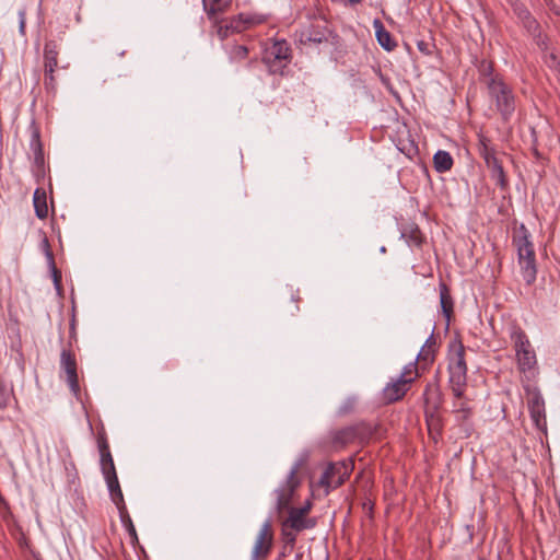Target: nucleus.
Listing matches in <instances>:
<instances>
[{"mask_svg":"<svg viewBox=\"0 0 560 560\" xmlns=\"http://www.w3.org/2000/svg\"><path fill=\"white\" fill-rule=\"evenodd\" d=\"M513 242L517 249L522 277L527 284H532L535 282L537 275L535 250L529 240V233L523 224L514 236Z\"/></svg>","mask_w":560,"mask_h":560,"instance_id":"f257e3e1","label":"nucleus"},{"mask_svg":"<svg viewBox=\"0 0 560 560\" xmlns=\"http://www.w3.org/2000/svg\"><path fill=\"white\" fill-rule=\"evenodd\" d=\"M510 338L514 345L518 368L529 378L535 374L537 364L535 350L525 331L517 325L511 326Z\"/></svg>","mask_w":560,"mask_h":560,"instance_id":"f03ea898","label":"nucleus"},{"mask_svg":"<svg viewBox=\"0 0 560 560\" xmlns=\"http://www.w3.org/2000/svg\"><path fill=\"white\" fill-rule=\"evenodd\" d=\"M303 465V460L296 462L292 468L290 469L285 479L279 483V486L275 489V509L280 516L285 509L292 505L295 498L298 497V491L301 487L302 480L299 476V471Z\"/></svg>","mask_w":560,"mask_h":560,"instance_id":"7ed1b4c3","label":"nucleus"},{"mask_svg":"<svg viewBox=\"0 0 560 560\" xmlns=\"http://www.w3.org/2000/svg\"><path fill=\"white\" fill-rule=\"evenodd\" d=\"M486 85L491 102L495 104L498 112L504 120H508L515 110V96L511 86L501 75L491 77Z\"/></svg>","mask_w":560,"mask_h":560,"instance_id":"20e7f679","label":"nucleus"},{"mask_svg":"<svg viewBox=\"0 0 560 560\" xmlns=\"http://www.w3.org/2000/svg\"><path fill=\"white\" fill-rule=\"evenodd\" d=\"M291 59V49L287 40H275L266 47L262 61L271 73H281Z\"/></svg>","mask_w":560,"mask_h":560,"instance_id":"39448f33","label":"nucleus"},{"mask_svg":"<svg viewBox=\"0 0 560 560\" xmlns=\"http://www.w3.org/2000/svg\"><path fill=\"white\" fill-rule=\"evenodd\" d=\"M60 52V46L56 40H47L44 46V84L48 91H56L57 81L55 78V71L58 67V56Z\"/></svg>","mask_w":560,"mask_h":560,"instance_id":"423d86ee","label":"nucleus"},{"mask_svg":"<svg viewBox=\"0 0 560 560\" xmlns=\"http://www.w3.org/2000/svg\"><path fill=\"white\" fill-rule=\"evenodd\" d=\"M312 503L306 501L302 506H289L284 512H288V516L281 521L287 527H291L295 532H302L304 529H311L316 525L315 520L308 517L311 512Z\"/></svg>","mask_w":560,"mask_h":560,"instance_id":"0eeeda50","label":"nucleus"},{"mask_svg":"<svg viewBox=\"0 0 560 560\" xmlns=\"http://www.w3.org/2000/svg\"><path fill=\"white\" fill-rule=\"evenodd\" d=\"M527 407L534 425L541 432H547L546 408L542 395L537 387L526 389Z\"/></svg>","mask_w":560,"mask_h":560,"instance_id":"6e6552de","label":"nucleus"},{"mask_svg":"<svg viewBox=\"0 0 560 560\" xmlns=\"http://www.w3.org/2000/svg\"><path fill=\"white\" fill-rule=\"evenodd\" d=\"M273 546V529L270 520H266L260 526L253 549L250 560H266Z\"/></svg>","mask_w":560,"mask_h":560,"instance_id":"1a4fd4ad","label":"nucleus"},{"mask_svg":"<svg viewBox=\"0 0 560 560\" xmlns=\"http://www.w3.org/2000/svg\"><path fill=\"white\" fill-rule=\"evenodd\" d=\"M450 385H466L465 349L460 342L453 346L448 364Z\"/></svg>","mask_w":560,"mask_h":560,"instance_id":"9d476101","label":"nucleus"},{"mask_svg":"<svg viewBox=\"0 0 560 560\" xmlns=\"http://www.w3.org/2000/svg\"><path fill=\"white\" fill-rule=\"evenodd\" d=\"M352 469L351 460L330 464L322 475L319 482L322 486L336 489L349 478Z\"/></svg>","mask_w":560,"mask_h":560,"instance_id":"9b49d317","label":"nucleus"},{"mask_svg":"<svg viewBox=\"0 0 560 560\" xmlns=\"http://www.w3.org/2000/svg\"><path fill=\"white\" fill-rule=\"evenodd\" d=\"M242 19L243 18L238 14L230 19H220L217 16L211 20L212 32H214L221 40H224L229 36L244 31Z\"/></svg>","mask_w":560,"mask_h":560,"instance_id":"f8f14e48","label":"nucleus"},{"mask_svg":"<svg viewBox=\"0 0 560 560\" xmlns=\"http://www.w3.org/2000/svg\"><path fill=\"white\" fill-rule=\"evenodd\" d=\"M60 369L65 374V381L68 385H79L77 361L74 354L70 350H62L60 354Z\"/></svg>","mask_w":560,"mask_h":560,"instance_id":"ddd939ff","label":"nucleus"},{"mask_svg":"<svg viewBox=\"0 0 560 560\" xmlns=\"http://www.w3.org/2000/svg\"><path fill=\"white\" fill-rule=\"evenodd\" d=\"M425 371L427 370L415 360L405 365L398 378L387 385H409L421 378Z\"/></svg>","mask_w":560,"mask_h":560,"instance_id":"4468645a","label":"nucleus"},{"mask_svg":"<svg viewBox=\"0 0 560 560\" xmlns=\"http://www.w3.org/2000/svg\"><path fill=\"white\" fill-rule=\"evenodd\" d=\"M108 490L110 492V498L113 502L116 504L119 513L122 515L126 512V505L124 501L122 491L119 486L118 477L116 472L104 476Z\"/></svg>","mask_w":560,"mask_h":560,"instance_id":"2eb2a0df","label":"nucleus"},{"mask_svg":"<svg viewBox=\"0 0 560 560\" xmlns=\"http://www.w3.org/2000/svg\"><path fill=\"white\" fill-rule=\"evenodd\" d=\"M98 451L101 455V468L104 476L116 472L114 460L109 451V445L105 436L97 439Z\"/></svg>","mask_w":560,"mask_h":560,"instance_id":"dca6fc26","label":"nucleus"},{"mask_svg":"<svg viewBox=\"0 0 560 560\" xmlns=\"http://www.w3.org/2000/svg\"><path fill=\"white\" fill-rule=\"evenodd\" d=\"M373 28L375 31L376 40L382 48L386 51H392L397 47L396 40L392 37L380 19L373 21Z\"/></svg>","mask_w":560,"mask_h":560,"instance_id":"f3484780","label":"nucleus"},{"mask_svg":"<svg viewBox=\"0 0 560 560\" xmlns=\"http://www.w3.org/2000/svg\"><path fill=\"white\" fill-rule=\"evenodd\" d=\"M232 0H202L203 10L211 21L231 8Z\"/></svg>","mask_w":560,"mask_h":560,"instance_id":"a211bd4d","label":"nucleus"},{"mask_svg":"<svg viewBox=\"0 0 560 560\" xmlns=\"http://www.w3.org/2000/svg\"><path fill=\"white\" fill-rule=\"evenodd\" d=\"M487 167L490 171L491 179L495 182L502 189L508 186V179L503 170V166L499 162V160L490 159V161L486 162Z\"/></svg>","mask_w":560,"mask_h":560,"instance_id":"6ab92c4d","label":"nucleus"},{"mask_svg":"<svg viewBox=\"0 0 560 560\" xmlns=\"http://www.w3.org/2000/svg\"><path fill=\"white\" fill-rule=\"evenodd\" d=\"M33 205L38 219H46L48 217L47 195L44 189H35Z\"/></svg>","mask_w":560,"mask_h":560,"instance_id":"aec40b11","label":"nucleus"},{"mask_svg":"<svg viewBox=\"0 0 560 560\" xmlns=\"http://www.w3.org/2000/svg\"><path fill=\"white\" fill-rule=\"evenodd\" d=\"M441 390L440 387H425L423 393L424 401L427 405V415L430 411H435L441 406Z\"/></svg>","mask_w":560,"mask_h":560,"instance_id":"412c9836","label":"nucleus"},{"mask_svg":"<svg viewBox=\"0 0 560 560\" xmlns=\"http://www.w3.org/2000/svg\"><path fill=\"white\" fill-rule=\"evenodd\" d=\"M434 168L444 173L452 168L453 158L447 151L439 150L433 156Z\"/></svg>","mask_w":560,"mask_h":560,"instance_id":"4be33fe9","label":"nucleus"},{"mask_svg":"<svg viewBox=\"0 0 560 560\" xmlns=\"http://www.w3.org/2000/svg\"><path fill=\"white\" fill-rule=\"evenodd\" d=\"M440 304L443 314L448 320L453 313V300L445 283L440 284Z\"/></svg>","mask_w":560,"mask_h":560,"instance_id":"5701e85b","label":"nucleus"},{"mask_svg":"<svg viewBox=\"0 0 560 560\" xmlns=\"http://www.w3.org/2000/svg\"><path fill=\"white\" fill-rule=\"evenodd\" d=\"M407 393V387H384L382 390V400L390 404L401 399Z\"/></svg>","mask_w":560,"mask_h":560,"instance_id":"b1692460","label":"nucleus"},{"mask_svg":"<svg viewBox=\"0 0 560 560\" xmlns=\"http://www.w3.org/2000/svg\"><path fill=\"white\" fill-rule=\"evenodd\" d=\"M478 151L485 163L497 158L493 148L490 145V140L485 136H479Z\"/></svg>","mask_w":560,"mask_h":560,"instance_id":"393cba45","label":"nucleus"},{"mask_svg":"<svg viewBox=\"0 0 560 560\" xmlns=\"http://www.w3.org/2000/svg\"><path fill=\"white\" fill-rule=\"evenodd\" d=\"M436 350L421 347L416 361L422 365L425 370L434 362Z\"/></svg>","mask_w":560,"mask_h":560,"instance_id":"a878e982","label":"nucleus"},{"mask_svg":"<svg viewBox=\"0 0 560 560\" xmlns=\"http://www.w3.org/2000/svg\"><path fill=\"white\" fill-rule=\"evenodd\" d=\"M240 16H242V24L244 25V31L254 26L261 24L266 21L265 16L261 14L256 13H240Z\"/></svg>","mask_w":560,"mask_h":560,"instance_id":"bb28decb","label":"nucleus"},{"mask_svg":"<svg viewBox=\"0 0 560 560\" xmlns=\"http://www.w3.org/2000/svg\"><path fill=\"white\" fill-rule=\"evenodd\" d=\"M355 438V431L352 428H346L335 434L334 442L336 444L346 445Z\"/></svg>","mask_w":560,"mask_h":560,"instance_id":"cd10ccee","label":"nucleus"},{"mask_svg":"<svg viewBox=\"0 0 560 560\" xmlns=\"http://www.w3.org/2000/svg\"><path fill=\"white\" fill-rule=\"evenodd\" d=\"M248 48L244 45H234L231 47L229 51V57L231 61H242L248 57Z\"/></svg>","mask_w":560,"mask_h":560,"instance_id":"c85d7f7f","label":"nucleus"},{"mask_svg":"<svg viewBox=\"0 0 560 560\" xmlns=\"http://www.w3.org/2000/svg\"><path fill=\"white\" fill-rule=\"evenodd\" d=\"M402 236L407 237L409 246L420 247L423 242L422 234L418 228L412 229L408 235L402 233Z\"/></svg>","mask_w":560,"mask_h":560,"instance_id":"c756f323","label":"nucleus"},{"mask_svg":"<svg viewBox=\"0 0 560 560\" xmlns=\"http://www.w3.org/2000/svg\"><path fill=\"white\" fill-rule=\"evenodd\" d=\"M13 399V387H0V408H5Z\"/></svg>","mask_w":560,"mask_h":560,"instance_id":"7c9ffc66","label":"nucleus"},{"mask_svg":"<svg viewBox=\"0 0 560 560\" xmlns=\"http://www.w3.org/2000/svg\"><path fill=\"white\" fill-rule=\"evenodd\" d=\"M296 533L291 527H287L285 524L281 523V535L285 544L293 546L296 540Z\"/></svg>","mask_w":560,"mask_h":560,"instance_id":"2f4dec72","label":"nucleus"},{"mask_svg":"<svg viewBox=\"0 0 560 560\" xmlns=\"http://www.w3.org/2000/svg\"><path fill=\"white\" fill-rule=\"evenodd\" d=\"M479 72H480V75L485 78V83L491 78V77H497L498 74H494L493 73V67H492V63L487 61V60H482L480 62V66H479Z\"/></svg>","mask_w":560,"mask_h":560,"instance_id":"473e14b6","label":"nucleus"},{"mask_svg":"<svg viewBox=\"0 0 560 560\" xmlns=\"http://www.w3.org/2000/svg\"><path fill=\"white\" fill-rule=\"evenodd\" d=\"M40 247L45 254V257L47 259V262H48V266H52L54 262H55V258H54V254L50 249V244H49V241L46 236L43 237L42 242H40Z\"/></svg>","mask_w":560,"mask_h":560,"instance_id":"72a5a7b5","label":"nucleus"},{"mask_svg":"<svg viewBox=\"0 0 560 560\" xmlns=\"http://www.w3.org/2000/svg\"><path fill=\"white\" fill-rule=\"evenodd\" d=\"M545 62L549 68L557 70L560 75V58L555 52L548 54Z\"/></svg>","mask_w":560,"mask_h":560,"instance_id":"f704fd0d","label":"nucleus"},{"mask_svg":"<svg viewBox=\"0 0 560 560\" xmlns=\"http://www.w3.org/2000/svg\"><path fill=\"white\" fill-rule=\"evenodd\" d=\"M49 269L51 271L55 288L60 293V291H61V272L57 269L55 262L52 266H49Z\"/></svg>","mask_w":560,"mask_h":560,"instance_id":"c9c22d12","label":"nucleus"},{"mask_svg":"<svg viewBox=\"0 0 560 560\" xmlns=\"http://www.w3.org/2000/svg\"><path fill=\"white\" fill-rule=\"evenodd\" d=\"M120 516H121L122 522L126 524V527H127V530H128L129 535H130L132 538L137 539L136 528H135V526H133V524H132L131 518H130V517H129V515L127 514V511H126V512H124V514H122V515L120 514Z\"/></svg>","mask_w":560,"mask_h":560,"instance_id":"e433bc0d","label":"nucleus"},{"mask_svg":"<svg viewBox=\"0 0 560 560\" xmlns=\"http://www.w3.org/2000/svg\"><path fill=\"white\" fill-rule=\"evenodd\" d=\"M423 347H427V348H431V349H434V350H438V341L434 337V327L432 328L431 332H430V336L428 337V339L425 340Z\"/></svg>","mask_w":560,"mask_h":560,"instance_id":"4c0bfd02","label":"nucleus"},{"mask_svg":"<svg viewBox=\"0 0 560 560\" xmlns=\"http://www.w3.org/2000/svg\"><path fill=\"white\" fill-rule=\"evenodd\" d=\"M427 422H428V428H429L430 433H432L433 430L439 432V430H440V422H439L438 419H435L433 417V415H431L430 419H427Z\"/></svg>","mask_w":560,"mask_h":560,"instance_id":"58836bf2","label":"nucleus"},{"mask_svg":"<svg viewBox=\"0 0 560 560\" xmlns=\"http://www.w3.org/2000/svg\"><path fill=\"white\" fill-rule=\"evenodd\" d=\"M299 302H300V296L292 294V299H291L292 307L290 308L291 315H294L295 313L299 312V310H300Z\"/></svg>","mask_w":560,"mask_h":560,"instance_id":"ea45409f","label":"nucleus"},{"mask_svg":"<svg viewBox=\"0 0 560 560\" xmlns=\"http://www.w3.org/2000/svg\"><path fill=\"white\" fill-rule=\"evenodd\" d=\"M417 47L420 51L424 52L425 55L430 54L429 44L425 43L424 40L418 42Z\"/></svg>","mask_w":560,"mask_h":560,"instance_id":"a19ab883","label":"nucleus"},{"mask_svg":"<svg viewBox=\"0 0 560 560\" xmlns=\"http://www.w3.org/2000/svg\"><path fill=\"white\" fill-rule=\"evenodd\" d=\"M25 30V13L23 11L20 12V31L23 34Z\"/></svg>","mask_w":560,"mask_h":560,"instance_id":"79ce46f5","label":"nucleus"},{"mask_svg":"<svg viewBox=\"0 0 560 560\" xmlns=\"http://www.w3.org/2000/svg\"><path fill=\"white\" fill-rule=\"evenodd\" d=\"M452 388H453L454 395L456 397H459L462 395V390H460L462 387H452Z\"/></svg>","mask_w":560,"mask_h":560,"instance_id":"37998d69","label":"nucleus"},{"mask_svg":"<svg viewBox=\"0 0 560 560\" xmlns=\"http://www.w3.org/2000/svg\"><path fill=\"white\" fill-rule=\"evenodd\" d=\"M362 0H347V2L351 5L360 3Z\"/></svg>","mask_w":560,"mask_h":560,"instance_id":"c03bdc74","label":"nucleus"},{"mask_svg":"<svg viewBox=\"0 0 560 560\" xmlns=\"http://www.w3.org/2000/svg\"><path fill=\"white\" fill-rule=\"evenodd\" d=\"M71 389L73 390L74 395H78L81 387L73 386V387H71Z\"/></svg>","mask_w":560,"mask_h":560,"instance_id":"a18cd8bd","label":"nucleus"},{"mask_svg":"<svg viewBox=\"0 0 560 560\" xmlns=\"http://www.w3.org/2000/svg\"><path fill=\"white\" fill-rule=\"evenodd\" d=\"M0 143H2V130H0Z\"/></svg>","mask_w":560,"mask_h":560,"instance_id":"49530a36","label":"nucleus"},{"mask_svg":"<svg viewBox=\"0 0 560 560\" xmlns=\"http://www.w3.org/2000/svg\"><path fill=\"white\" fill-rule=\"evenodd\" d=\"M2 155V143H0V156Z\"/></svg>","mask_w":560,"mask_h":560,"instance_id":"de8ad7c7","label":"nucleus"},{"mask_svg":"<svg viewBox=\"0 0 560 560\" xmlns=\"http://www.w3.org/2000/svg\"><path fill=\"white\" fill-rule=\"evenodd\" d=\"M525 15H526L527 18H530V16H529L528 11H525Z\"/></svg>","mask_w":560,"mask_h":560,"instance_id":"09e8293b","label":"nucleus"}]
</instances>
